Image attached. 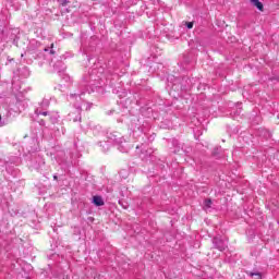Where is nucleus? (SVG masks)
I'll return each mask as SVG.
<instances>
[{"label": "nucleus", "mask_w": 279, "mask_h": 279, "mask_svg": "<svg viewBox=\"0 0 279 279\" xmlns=\"http://www.w3.org/2000/svg\"><path fill=\"white\" fill-rule=\"evenodd\" d=\"M70 120L74 123H77V121H82V107H77L74 112H71L69 114Z\"/></svg>", "instance_id": "7ed1b4c3"}, {"label": "nucleus", "mask_w": 279, "mask_h": 279, "mask_svg": "<svg viewBox=\"0 0 279 279\" xmlns=\"http://www.w3.org/2000/svg\"><path fill=\"white\" fill-rule=\"evenodd\" d=\"M53 180H58V174H53Z\"/></svg>", "instance_id": "9b49d317"}, {"label": "nucleus", "mask_w": 279, "mask_h": 279, "mask_svg": "<svg viewBox=\"0 0 279 279\" xmlns=\"http://www.w3.org/2000/svg\"><path fill=\"white\" fill-rule=\"evenodd\" d=\"M213 245L214 250H218L219 252H226V250H228V243H226L221 238H214Z\"/></svg>", "instance_id": "f03ea898"}, {"label": "nucleus", "mask_w": 279, "mask_h": 279, "mask_svg": "<svg viewBox=\"0 0 279 279\" xmlns=\"http://www.w3.org/2000/svg\"><path fill=\"white\" fill-rule=\"evenodd\" d=\"M51 47H53V44H51Z\"/></svg>", "instance_id": "4468645a"}, {"label": "nucleus", "mask_w": 279, "mask_h": 279, "mask_svg": "<svg viewBox=\"0 0 279 279\" xmlns=\"http://www.w3.org/2000/svg\"><path fill=\"white\" fill-rule=\"evenodd\" d=\"M50 53L53 56V53H56V51H53V50H50Z\"/></svg>", "instance_id": "f8f14e48"}, {"label": "nucleus", "mask_w": 279, "mask_h": 279, "mask_svg": "<svg viewBox=\"0 0 279 279\" xmlns=\"http://www.w3.org/2000/svg\"><path fill=\"white\" fill-rule=\"evenodd\" d=\"M44 51H49V49H48V48H45Z\"/></svg>", "instance_id": "ddd939ff"}, {"label": "nucleus", "mask_w": 279, "mask_h": 279, "mask_svg": "<svg viewBox=\"0 0 279 279\" xmlns=\"http://www.w3.org/2000/svg\"><path fill=\"white\" fill-rule=\"evenodd\" d=\"M38 123L41 128H45V125H47V122L43 119L38 120Z\"/></svg>", "instance_id": "6e6552de"}, {"label": "nucleus", "mask_w": 279, "mask_h": 279, "mask_svg": "<svg viewBox=\"0 0 279 279\" xmlns=\"http://www.w3.org/2000/svg\"><path fill=\"white\" fill-rule=\"evenodd\" d=\"M187 29H193V22H186Z\"/></svg>", "instance_id": "1a4fd4ad"}, {"label": "nucleus", "mask_w": 279, "mask_h": 279, "mask_svg": "<svg viewBox=\"0 0 279 279\" xmlns=\"http://www.w3.org/2000/svg\"><path fill=\"white\" fill-rule=\"evenodd\" d=\"M93 204L95 206H104L106 203L104 202V198L99 195H96L93 197Z\"/></svg>", "instance_id": "20e7f679"}, {"label": "nucleus", "mask_w": 279, "mask_h": 279, "mask_svg": "<svg viewBox=\"0 0 279 279\" xmlns=\"http://www.w3.org/2000/svg\"><path fill=\"white\" fill-rule=\"evenodd\" d=\"M204 206H205V208H211L213 207V199H210V198L205 199Z\"/></svg>", "instance_id": "423d86ee"}, {"label": "nucleus", "mask_w": 279, "mask_h": 279, "mask_svg": "<svg viewBox=\"0 0 279 279\" xmlns=\"http://www.w3.org/2000/svg\"><path fill=\"white\" fill-rule=\"evenodd\" d=\"M251 278H254V276H257L258 279H263V275L260 272H250Z\"/></svg>", "instance_id": "0eeeda50"}, {"label": "nucleus", "mask_w": 279, "mask_h": 279, "mask_svg": "<svg viewBox=\"0 0 279 279\" xmlns=\"http://www.w3.org/2000/svg\"><path fill=\"white\" fill-rule=\"evenodd\" d=\"M69 3V1H66V0H63V3H62V5H66Z\"/></svg>", "instance_id": "9d476101"}, {"label": "nucleus", "mask_w": 279, "mask_h": 279, "mask_svg": "<svg viewBox=\"0 0 279 279\" xmlns=\"http://www.w3.org/2000/svg\"><path fill=\"white\" fill-rule=\"evenodd\" d=\"M251 3H252V5L257 8V10H259V12H263V10H265L263 2H260V0H251Z\"/></svg>", "instance_id": "39448f33"}, {"label": "nucleus", "mask_w": 279, "mask_h": 279, "mask_svg": "<svg viewBox=\"0 0 279 279\" xmlns=\"http://www.w3.org/2000/svg\"><path fill=\"white\" fill-rule=\"evenodd\" d=\"M35 114H36V117H40V116L48 117L49 121H50V123H52V125H56V123H58V116H56L49 111H43V109L37 108L35 110Z\"/></svg>", "instance_id": "f257e3e1"}]
</instances>
